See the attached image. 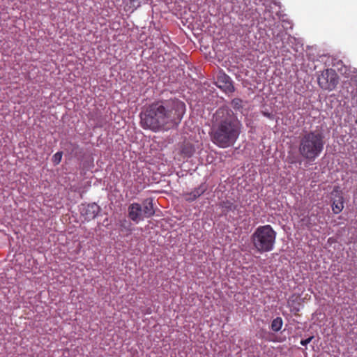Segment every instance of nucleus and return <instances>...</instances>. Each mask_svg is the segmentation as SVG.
I'll return each instance as SVG.
<instances>
[{
    "instance_id": "2eb2a0df",
    "label": "nucleus",
    "mask_w": 357,
    "mask_h": 357,
    "mask_svg": "<svg viewBox=\"0 0 357 357\" xmlns=\"http://www.w3.org/2000/svg\"><path fill=\"white\" fill-rule=\"evenodd\" d=\"M222 207L227 208V210H234L236 208L235 206L233 204V203L230 202H225L222 204Z\"/></svg>"
},
{
    "instance_id": "dca6fc26",
    "label": "nucleus",
    "mask_w": 357,
    "mask_h": 357,
    "mask_svg": "<svg viewBox=\"0 0 357 357\" xmlns=\"http://www.w3.org/2000/svg\"><path fill=\"white\" fill-rule=\"evenodd\" d=\"M314 338L313 336H310L308 338L305 339V340H302L301 341V344L303 345V346H306L307 344H309L312 340Z\"/></svg>"
},
{
    "instance_id": "f03ea898",
    "label": "nucleus",
    "mask_w": 357,
    "mask_h": 357,
    "mask_svg": "<svg viewBox=\"0 0 357 357\" xmlns=\"http://www.w3.org/2000/svg\"><path fill=\"white\" fill-rule=\"evenodd\" d=\"M241 122L227 107L219 108L213 114L210 136L212 142L220 148L233 146L239 137Z\"/></svg>"
},
{
    "instance_id": "7ed1b4c3",
    "label": "nucleus",
    "mask_w": 357,
    "mask_h": 357,
    "mask_svg": "<svg viewBox=\"0 0 357 357\" xmlns=\"http://www.w3.org/2000/svg\"><path fill=\"white\" fill-rule=\"evenodd\" d=\"M325 136L321 130H311L304 133L299 140L298 152L308 161H314L324 151Z\"/></svg>"
},
{
    "instance_id": "6e6552de",
    "label": "nucleus",
    "mask_w": 357,
    "mask_h": 357,
    "mask_svg": "<svg viewBox=\"0 0 357 357\" xmlns=\"http://www.w3.org/2000/svg\"><path fill=\"white\" fill-rule=\"evenodd\" d=\"M206 185L204 183H202L191 192L183 193V197L187 202H193L203 195L206 192Z\"/></svg>"
},
{
    "instance_id": "0eeeda50",
    "label": "nucleus",
    "mask_w": 357,
    "mask_h": 357,
    "mask_svg": "<svg viewBox=\"0 0 357 357\" xmlns=\"http://www.w3.org/2000/svg\"><path fill=\"white\" fill-rule=\"evenodd\" d=\"M81 214L85 220L94 219L100 212V207L98 204L92 203L87 205H82L80 208Z\"/></svg>"
},
{
    "instance_id": "20e7f679",
    "label": "nucleus",
    "mask_w": 357,
    "mask_h": 357,
    "mask_svg": "<svg viewBox=\"0 0 357 357\" xmlns=\"http://www.w3.org/2000/svg\"><path fill=\"white\" fill-rule=\"evenodd\" d=\"M277 233L269 225L259 226L251 236L254 249L259 252H268L274 249Z\"/></svg>"
},
{
    "instance_id": "39448f33",
    "label": "nucleus",
    "mask_w": 357,
    "mask_h": 357,
    "mask_svg": "<svg viewBox=\"0 0 357 357\" xmlns=\"http://www.w3.org/2000/svg\"><path fill=\"white\" fill-rule=\"evenodd\" d=\"M153 199L148 198L143 201L142 204L139 203L131 204L128 208V218L135 223L152 217L155 214Z\"/></svg>"
},
{
    "instance_id": "1a4fd4ad",
    "label": "nucleus",
    "mask_w": 357,
    "mask_h": 357,
    "mask_svg": "<svg viewBox=\"0 0 357 357\" xmlns=\"http://www.w3.org/2000/svg\"><path fill=\"white\" fill-rule=\"evenodd\" d=\"M218 83L220 84L218 86L220 88H225V91L231 92L234 91V86L231 84V80L230 77L225 75L222 74L218 76Z\"/></svg>"
},
{
    "instance_id": "f257e3e1",
    "label": "nucleus",
    "mask_w": 357,
    "mask_h": 357,
    "mask_svg": "<svg viewBox=\"0 0 357 357\" xmlns=\"http://www.w3.org/2000/svg\"><path fill=\"white\" fill-rule=\"evenodd\" d=\"M185 112V105L178 99L155 102L140 112V125L153 132L169 129L181 122Z\"/></svg>"
},
{
    "instance_id": "ddd939ff",
    "label": "nucleus",
    "mask_w": 357,
    "mask_h": 357,
    "mask_svg": "<svg viewBox=\"0 0 357 357\" xmlns=\"http://www.w3.org/2000/svg\"><path fill=\"white\" fill-rule=\"evenodd\" d=\"M344 208L343 202L340 199L338 201H334L332 204V210L334 213L338 214Z\"/></svg>"
},
{
    "instance_id": "4468645a",
    "label": "nucleus",
    "mask_w": 357,
    "mask_h": 357,
    "mask_svg": "<svg viewBox=\"0 0 357 357\" xmlns=\"http://www.w3.org/2000/svg\"><path fill=\"white\" fill-rule=\"evenodd\" d=\"M63 153L61 151L56 152L52 156V162L54 165H58L60 163L62 158Z\"/></svg>"
},
{
    "instance_id": "423d86ee",
    "label": "nucleus",
    "mask_w": 357,
    "mask_h": 357,
    "mask_svg": "<svg viewBox=\"0 0 357 357\" xmlns=\"http://www.w3.org/2000/svg\"><path fill=\"white\" fill-rule=\"evenodd\" d=\"M339 78L335 70L329 68L322 71L317 77L319 86L323 89L331 91L338 84Z\"/></svg>"
},
{
    "instance_id": "9b49d317",
    "label": "nucleus",
    "mask_w": 357,
    "mask_h": 357,
    "mask_svg": "<svg viewBox=\"0 0 357 357\" xmlns=\"http://www.w3.org/2000/svg\"><path fill=\"white\" fill-rule=\"evenodd\" d=\"M283 324V321L281 317H276L272 321L271 323V329L274 332H278L282 328Z\"/></svg>"
},
{
    "instance_id": "f8f14e48",
    "label": "nucleus",
    "mask_w": 357,
    "mask_h": 357,
    "mask_svg": "<svg viewBox=\"0 0 357 357\" xmlns=\"http://www.w3.org/2000/svg\"><path fill=\"white\" fill-rule=\"evenodd\" d=\"M332 66L335 68V70L340 71L342 74H344L346 73V71L344 70L346 67L343 65L341 60L337 59H333Z\"/></svg>"
},
{
    "instance_id": "9d476101",
    "label": "nucleus",
    "mask_w": 357,
    "mask_h": 357,
    "mask_svg": "<svg viewBox=\"0 0 357 357\" xmlns=\"http://www.w3.org/2000/svg\"><path fill=\"white\" fill-rule=\"evenodd\" d=\"M142 0H123L124 10L132 13L141 5Z\"/></svg>"
}]
</instances>
